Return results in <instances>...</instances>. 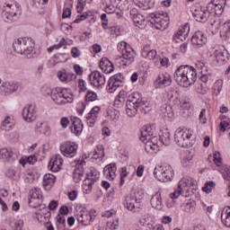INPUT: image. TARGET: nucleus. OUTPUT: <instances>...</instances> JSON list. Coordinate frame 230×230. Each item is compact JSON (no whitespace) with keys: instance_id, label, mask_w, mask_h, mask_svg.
<instances>
[{"instance_id":"6e6552de","label":"nucleus","mask_w":230,"mask_h":230,"mask_svg":"<svg viewBox=\"0 0 230 230\" xmlns=\"http://www.w3.org/2000/svg\"><path fill=\"white\" fill-rule=\"evenodd\" d=\"M59 150L68 159H73L78 154V144L73 141H65L60 144Z\"/></svg>"},{"instance_id":"20e7f679","label":"nucleus","mask_w":230,"mask_h":230,"mask_svg":"<svg viewBox=\"0 0 230 230\" xmlns=\"http://www.w3.org/2000/svg\"><path fill=\"white\" fill-rule=\"evenodd\" d=\"M193 137V129L179 128L174 133V141L177 143L178 146L181 148H188L193 146V141L191 137Z\"/></svg>"},{"instance_id":"1a4fd4ad","label":"nucleus","mask_w":230,"mask_h":230,"mask_svg":"<svg viewBox=\"0 0 230 230\" xmlns=\"http://www.w3.org/2000/svg\"><path fill=\"white\" fill-rule=\"evenodd\" d=\"M135 60L136 57L134 56L133 49L124 50V53L117 58V64L122 69H127V67H129V66H132V64H134Z\"/></svg>"},{"instance_id":"c85d7f7f","label":"nucleus","mask_w":230,"mask_h":230,"mask_svg":"<svg viewBox=\"0 0 230 230\" xmlns=\"http://www.w3.org/2000/svg\"><path fill=\"white\" fill-rule=\"evenodd\" d=\"M35 49V41L31 38H25V46L23 48V52L22 55L31 58V55H33V51Z\"/></svg>"},{"instance_id":"f704fd0d","label":"nucleus","mask_w":230,"mask_h":230,"mask_svg":"<svg viewBox=\"0 0 230 230\" xmlns=\"http://www.w3.org/2000/svg\"><path fill=\"white\" fill-rule=\"evenodd\" d=\"M0 160L4 163H10V161H13V152L8 148H1Z\"/></svg>"},{"instance_id":"7c9ffc66","label":"nucleus","mask_w":230,"mask_h":230,"mask_svg":"<svg viewBox=\"0 0 230 230\" xmlns=\"http://www.w3.org/2000/svg\"><path fill=\"white\" fill-rule=\"evenodd\" d=\"M99 66L102 73H105L106 75H109V73H112V71H114V65H112V62H111V60H109L107 58H102Z\"/></svg>"},{"instance_id":"cd10ccee","label":"nucleus","mask_w":230,"mask_h":230,"mask_svg":"<svg viewBox=\"0 0 230 230\" xmlns=\"http://www.w3.org/2000/svg\"><path fill=\"white\" fill-rule=\"evenodd\" d=\"M117 171L118 168L116 167V164L111 163L103 168V174L108 181H114V179H116Z\"/></svg>"},{"instance_id":"412c9836","label":"nucleus","mask_w":230,"mask_h":230,"mask_svg":"<svg viewBox=\"0 0 230 230\" xmlns=\"http://www.w3.org/2000/svg\"><path fill=\"white\" fill-rule=\"evenodd\" d=\"M62 164H64V158L60 155H56L50 159L48 168L54 172H60Z\"/></svg>"},{"instance_id":"393cba45","label":"nucleus","mask_w":230,"mask_h":230,"mask_svg":"<svg viewBox=\"0 0 230 230\" xmlns=\"http://www.w3.org/2000/svg\"><path fill=\"white\" fill-rule=\"evenodd\" d=\"M129 102L137 105L142 109H146V101L143 100V94L139 92H135L130 94Z\"/></svg>"},{"instance_id":"4468645a","label":"nucleus","mask_w":230,"mask_h":230,"mask_svg":"<svg viewBox=\"0 0 230 230\" xmlns=\"http://www.w3.org/2000/svg\"><path fill=\"white\" fill-rule=\"evenodd\" d=\"M172 85V75L164 72L157 75L155 81V86L156 89H164V87H170Z\"/></svg>"},{"instance_id":"e2e57ef3","label":"nucleus","mask_w":230,"mask_h":230,"mask_svg":"<svg viewBox=\"0 0 230 230\" xmlns=\"http://www.w3.org/2000/svg\"><path fill=\"white\" fill-rule=\"evenodd\" d=\"M85 160H79L75 164V169L74 172L84 173V166H85Z\"/></svg>"},{"instance_id":"7ed1b4c3","label":"nucleus","mask_w":230,"mask_h":230,"mask_svg":"<svg viewBox=\"0 0 230 230\" xmlns=\"http://www.w3.org/2000/svg\"><path fill=\"white\" fill-rule=\"evenodd\" d=\"M53 102L56 105L63 106L75 102V94L73 90L66 87L55 88L53 94Z\"/></svg>"},{"instance_id":"2eb2a0df","label":"nucleus","mask_w":230,"mask_h":230,"mask_svg":"<svg viewBox=\"0 0 230 230\" xmlns=\"http://www.w3.org/2000/svg\"><path fill=\"white\" fill-rule=\"evenodd\" d=\"M130 92L121 90L113 102L114 107L117 109L125 107V105L130 102Z\"/></svg>"},{"instance_id":"6e6d98bb","label":"nucleus","mask_w":230,"mask_h":230,"mask_svg":"<svg viewBox=\"0 0 230 230\" xmlns=\"http://www.w3.org/2000/svg\"><path fill=\"white\" fill-rule=\"evenodd\" d=\"M98 94L91 90H88L85 94V102H96Z\"/></svg>"},{"instance_id":"338daca9","label":"nucleus","mask_w":230,"mask_h":230,"mask_svg":"<svg viewBox=\"0 0 230 230\" xmlns=\"http://www.w3.org/2000/svg\"><path fill=\"white\" fill-rule=\"evenodd\" d=\"M196 67L197 69L200 70L199 73H208V66L204 64L202 61H197L196 62Z\"/></svg>"},{"instance_id":"774afa93","label":"nucleus","mask_w":230,"mask_h":230,"mask_svg":"<svg viewBox=\"0 0 230 230\" xmlns=\"http://www.w3.org/2000/svg\"><path fill=\"white\" fill-rule=\"evenodd\" d=\"M86 107H87V102H78V104H77L78 114H80L82 116V114H84Z\"/></svg>"},{"instance_id":"37998d69","label":"nucleus","mask_w":230,"mask_h":230,"mask_svg":"<svg viewBox=\"0 0 230 230\" xmlns=\"http://www.w3.org/2000/svg\"><path fill=\"white\" fill-rule=\"evenodd\" d=\"M180 186L184 189L197 185V181L191 177L183 178L179 181Z\"/></svg>"},{"instance_id":"680f3d73","label":"nucleus","mask_w":230,"mask_h":230,"mask_svg":"<svg viewBox=\"0 0 230 230\" xmlns=\"http://www.w3.org/2000/svg\"><path fill=\"white\" fill-rule=\"evenodd\" d=\"M183 190L184 189L182 188V186H181V183H178V188L172 193L170 194L171 199H179Z\"/></svg>"},{"instance_id":"a878e982","label":"nucleus","mask_w":230,"mask_h":230,"mask_svg":"<svg viewBox=\"0 0 230 230\" xmlns=\"http://www.w3.org/2000/svg\"><path fill=\"white\" fill-rule=\"evenodd\" d=\"M58 78L63 84H69V82H73V80H76V74L73 72H66V69H61L58 72Z\"/></svg>"},{"instance_id":"e433bc0d","label":"nucleus","mask_w":230,"mask_h":230,"mask_svg":"<svg viewBox=\"0 0 230 230\" xmlns=\"http://www.w3.org/2000/svg\"><path fill=\"white\" fill-rule=\"evenodd\" d=\"M100 179V172L96 170L94 167L90 168L89 172L86 173L85 181H89L94 184Z\"/></svg>"},{"instance_id":"c9c22d12","label":"nucleus","mask_w":230,"mask_h":230,"mask_svg":"<svg viewBox=\"0 0 230 230\" xmlns=\"http://www.w3.org/2000/svg\"><path fill=\"white\" fill-rule=\"evenodd\" d=\"M26 44V38H19L13 42V48L16 53L22 55L24 51V46Z\"/></svg>"},{"instance_id":"8fccbe9b","label":"nucleus","mask_w":230,"mask_h":230,"mask_svg":"<svg viewBox=\"0 0 230 230\" xmlns=\"http://www.w3.org/2000/svg\"><path fill=\"white\" fill-rule=\"evenodd\" d=\"M160 141L163 143V145H165V146H168L170 143L172 142V137H170V132L165 131L160 136Z\"/></svg>"},{"instance_id":"473e14b6","label":"nucleus","mask_w":230,"mask_h":230,"mask_svg":"<svg viewBox=\"0 0 230 230\" xmlns=\"http://www.w3.org/2000/svg\"><path fill=\"white\" fill-rule=\"evenodd\" d=\"M126 107V114L128 118H134L137 114L138 109H141L137 104H134L133 102H128L124 104Z\"/></svg>"},{"instance_id":"f03ea898","label":"nucleus","mask_w":230,"mask_h":230,"mask_svg":"<svg viewBox=\"0 0 230 230\" xmlns=\"http://www.w3.org/2000/svg\"><path fill=\"white\" fill-rule=\"evenodd\" d=\"M222 13H224V5L220 4V0H211L207 4V11L195 10L192 15L198 22H208L210 17L222 15Z\"/></svg>"},{"instance_id":"79ce46f5","label":"nucleus","mask_w":230,"mask_h":230,"mask_svg":"<svg viewBox=\"0 0 230 230\" xmlns=\"http://www.w3.org/2000/svg\"><path fill=\"white\" fill-rule=\"evenodd\" d=\"M51 128L48 125V123L44 122H38L36 125V132L38 134H44L45 136H48L49 134Z\"/></svg>"},{"instance_id":"0e129e2a","label":"nucleus","mask_w":230,"mask_h":230,"mask_svg":"<svg viewBox=\"0 0 230 230\" xmlns=\"http://www.w3.org/2000/svg\"><path fill=\"white\" fill-rule=\"evenodd\" d=\"M214 56L216 57L217 62H226V56H224V51L215 50Z\"/></svg>"},{"instance_id":"b1692460","label":"nucleus","mask_w":230,"mask_h":230,"mask_svg":"<svg viewBox=\"0 0 230 230\" xmlns=\"http://www.w3.org/2000/svg\"><path fill=\"white\" fill-rule=\"evenodd\" d=\"M130 17L132 21L135 22V26H137V28L145 26V21L146 18L145 17V15L139 13V12H137V9L133 8L130 10Z\"/></svg>"},{"instance_id":"f257e3e1","label":"nucleus","mask_w":230,"mask_h":230,"mask_svg":"<svg viewBox=\"0 0 230 230\" xmlns=\"http://www.w3.org/2000/svg\"><path fill=\"white\" fill-rule=\"evenodd\" d=\"M174 80L181 87H190L197 82V70L191 66L181 65L174 72Z\"/></svg>"},{"instance_id":"69168bd1","label":"nucleus","mask_w":230,"mask_h":230,"mask_svg":"<svg viewBox=\"0 0 230 230\" xmlns=\"http://www.w3.org/2000/svg\"><path fill=\"white\" fill-rule=\"evenodd\" d=\"M128 175V172H127V167L120 168V186L125 184V178Z\"/></svg>"},{"instance_id":"72a5a7b5","label":"nucleus","mask_w":230,"mask_h":230,"mask_svg":"<svg viewBox=\"0 0 230 230\" xmlns=\"http://www.w3.org/2000/svg\"><path fill=\"white\" fill-rule=\"evenodd\" d=\"M15 128V121L12 117L7 116L4 119L1 125V129L4 130L5 132H10V130H13Z\"/></svg>"},{"instance_id":"a19ab883","label":"nucleus","mask_w":230,"mask_h":230,"mask_svg":"<svg viewBox=\"0 0 230 230\" xmlns=\"http://www.w3.org/2000/svg\"><path fill=\"white\" fill-rule=\"evenodd\" d=\"M55 181H57V177L51 173H47L43 176V186L45 190H49L53 184H55Z\"/></svg>"},{"instance_id":"5fc2aeb1","label":"nucleus","mask_w":230,"mask_h":230,"mask_svg":"<svg viewBox=\"0 0 230 230\" xmlns=\"http://www.w3.org/2000/svg\"><path fill=\"white\" fill-rule=\"evenodd\" d=\"M224 87V81L221 79L217 80L216 83L214 84L213 90L215 91L216 94H220L222 93V88Z\"/></svg>"},{"instance_id":"9b49d317","label":"nucleus","mask_w":230,"mask_h":230,"mask_svg":"<svg viewBox=\"0 0 230 230\" xmlns=\"http://www.w3.org/2000/svg\"><path fill=\"white\" fill-rule=\"evenodd\" d=\"M19 91V83L15 81H6L0 85V94L2 96H10Z\"/></svg>"},{"instance_id":"bb28decb","label":"nucleus","mask_w":230,"mask_h":230,"mask_svg":"<svg viewBox=\"0 0 230 230\" xmlns=\"http://www.w3.org/2000/svg\"><path fill=\"white\" fill-rule=\"evenodd\" d=\"M70 130L72 134H75V136H80L84 130V123L82 122V119H80L78 117H74L72 119V126L70 127Z\"/></svg>"},{"instance_id":"49530a36","label":"nucleus","mask_w":230,"mask_h":230,"mask_svg":"<svg viewBox=\"0 0 230 230\" xmlns=\"http://www.w3.org/2000/svg\"><path fill=\"white\" fill-rule=\"evenodd\" d=\"M31 200L40 202V200H42V190H40V188H34L31 191Z\"/></svg>"},{"instance_id":"09e8293b","label":"nucleus","mask_w":230,"mask_h":230,"mask_svg":"<svg viewBox=\"0 0 230 230\" xmlns=\"http://www.w3.org/2000/svg\"><path fill=\"white\" fill-rule=\"evenodd\" d=\"M41 93L44 96H50V98L53 102V94H55V88H51L49 85H44L41 88Z\"/></svg>"},{"instance_id":"de8ad7c7","label":"nucleus","mask_w":230,"mask_h":230,"mask_svg":"<svg viewBox=\"0 0 230 230\" xmlns=\"http://www.w3.org/2000/svg\"><path fill=\"white\" fill-rule=\"evenodd\" d=\"M117 49L118 51H119L121 53V55L125 52V51H130L132 50V48H130V45L128 44L126 41H120L118 43L117 45Z\"/></svg>"},{"instance_id":"f3484780","label":"nucleus","mask_w":230,"mask_h":230,"mask_svg":"<svg viewBox=\"0 0 230 230\" xmlns=\"http://www.w3.org/2000/svg\"><path fill=\"white\" fill-rule=\"evenodd\" d=\"M168 100L170 103H172L173 105H179L181 109H183V111H190L191 109V104L188 102L179 100V97H177V93L171 91L167 93Z\"/></svg>"},{"instance_id":"ddd939ff","label":"nucleus","mask_w":230,"mask_h":230,"mask_svg":"<svg viewBox=\"0 0 230 230\" xmlns=\"http://www.w3.org/2000/svg\"><path fill=\"white\" fill-rule=\"evenodd\" d=\"M121 85H123V75H121V74L114 75L108 81L107 91L112 94V93H116L118 87H121Z\"/></svg>"},{"instance_id":"c756f323","label":"nucleus","mask_w":230,"mask_h":230,"mask_svg":"<svg viewBox=\"0 0 230 230\" xmlns=\"http://www.w3.org/2000/svg\"><path fill=\"white\" fill-rule=\"evenodd\" d=\"M145 144V150L148 153L151 154L152 151L151 150H158L159 146L157 145L158 141H157V135H154L153 137H151V138H147V140H146L145 142H143Z\"/></svg>"},{"instance_id":"0eeeda50","label":"nucleus","mask_w":230,"mask_h":230,"mask_svg":"<svg viewBox=\"0 0 230 230\" xmlns=\"http://www.w3.org/2000/svg\"><path fill=\"white\" fill-rule=\"evenodd\" d=\"M154 177L160 182H170L173 179V168L168 164L155 167Z\"/></svg>"},{"instance_id":"9d476101","label":"nucleus","mask_w":230,"mask_h":230,"mask_svg":"<svg viewBox=\"0 0 230 230\" xmlns=\"http://www.w3.org/2000/svg\"><path fill=\"white\" fill-rule=\"evenodd\" d=\"M124 206L132 213H139V209H141V199L129 194L125 197Z\"/></svg>"},{"instance_id":"603ef678","label":"nucleus","mask_w":230,"mask_h":230,"mask_svg":"<svg viewBox=\"0 0 230 230\" xmlns=\"http://www.w3.org/2000/svg\"><path fill=\"white\" fill-rule=\"evenodd\" d=\"M192 159H193V155L191 154V152L187 151L185 152V155L181 159V164H183V166H188V164L191 163Z\"/></svg>"},{"instance_id":"3c124183","label":"nucleus","mask_w":230,"mask_h":230,"mask_svg":"<svg viewBox=\"0 0 230 230\" xmlns=\"http://www.w3.org/2000/svg\"><path fill=\"white\" fill-rule=\"evenodd\" d=\"M93 184L91 181H87V180H84L83 181V191L84 193H85L86 195H89V193H91V191H93Z\"/></svg>"},{"instance_id":"2f4dec72","label":"nucleus","mask_w":230,"mask_h":230,"mask_svg":"<svg viewBox=\"0 0 230 230\" xmlns=\"http://www.w3.org/2000/svg\"><path fill=\"white\" fill-rule=\"evenodd\" d=\"M150 202L152 208L161 211V209H163V197L161 196V191H157L155 195H153Z\"/></svg>"},{"instance_id":"f8f14e48","label":"nucleus","mask_w":230,"mask_h":230,"mask_svg":"<svg viewBox=\"0 0 230 230\" xmlns=\"http://www.w3.org/2000/svg\"><path fill=\"white\" fill-rule=\"evenodd\" d=\"M22 116L26 123H33L37 119V111L35 105L27 104L23 107Z\"/></svg>"},{"instance_id":"ea45409f","label":"nucleus","mask_w":230,"mask_h":230,"mask_svg":"<svg viewBox=\"0 0 230 230\" xmlns=\"http://www.w3.org/2000/svg\"><path fill=\"white\" fill-rule=\"evenodd\" d=\"M220 37L223 40H229L230 39V21L226 22L220 30Z\"/></svg>"},{"instance_id":"a211bd4d","label":"nucleus","mask_w":230,"mask_h":230,"mask_svg":"<svg viewBox=\"0 0 230 230\" xmlns=\"http://www.w3.org/2000/svg\"><path fill=\"white\" fill-rule=\"evenodd\" d=\"M140 141L142 143H145L146 141H148V139H152V137L155 136V124H149L146 126H144L140 129Z\"/></svg>"},{"instance_id":"864d4df0","label":"nucleus","mask_w":230,"mask_h":230,"mask_svg":"<svg viewBox=\"0 0 230 230\" xmlns=\"http://www.w3.org/2000/svg\"><path fill=\"white\" fill-rule=\"evenodd\" d=\"M213 159L216 166H218L219 168H222V155H220V152L215 151L213 153Z\"/></svg>"},{"instance_id":"aec40b11","label":"nucleus","mask_w":230,"mask_h":230,"mask_svg":"<svg viewBox=\"0 0 230 230\" xmlns=\"http://www.w3.org/2000/svg\"><path fill=\"white\" fill-rule=\"evenodd\" d=\"M189 33H190V24L186 23L176 33L173 34L172 36L173 42H176V43L184 42Z\"/></svg>"},{"instance_id":"dca6fc26","label":"nucleus","mask_w":230,"mask_h":230,"mask_svg":"<svg viewBox=\"0 0 230 230\" xmlns=\"http://www.w3.org/2000/svg\"><path fill=\"white\" fill-rule=\"evenodd\" d=\"M89 80L91 85H93L94 87H103L107 82L105 75L98 71L92 72L89 75Z\"/></svg>"},{"instance_id":"4c0bfd02","label":"nucleus","mask_w":230,"mask_h":230,"mask_svg":"<svg viewBox=\"0 0 230 230\" xmlns=\"http://www.w3.org/2000/svg\"><path fill=\"white\" fill-rule=\"evenodd\" d=\"M142 57L147 60H157V50H150L148 47H145L142 50Z\"/></svg>"},{"instance_id":"5701e85b","label":"nucleus","mask_w":230,"mask_h":230,"mask_svg":"<svg viewBox=\"0 0 230 230\" xmlns=\"http://www.w3.org/2000/svg\"><path fill=\"white\" fill-rule=\"evenodd\" d=\"M100 111H102V108H100V106H95L86 114L85 121L88 127H94V125H96V119H98Z\"/></svg>"},{"instance_id":"423d86ee","label":"nucleus","mask_w":230,"mask_h":230,"mask_svg":"<svg viewBox=\"0 0 230 230\" xmlns=\"http://www.w3.org/2000/svg\"><path fill=\"white\" fill-rule=\"evenodd\" d=\"M146 20L154 28L162 31L170 26V17L167 13H153L147 15Z\"/></svg>"},{"instance_id":"4d7b16f0","label":"nucleus","mask_w":230,"mask_h":230,"mask_svg":"<svg viewBox=\"0 0 230 230\" xmlns=\"http://www.w3.org/2000/svg\"><path fill=\"white\" fill-rule=\"evenodd\" d=\"M183 210L186 213H195V202L190 201L183 204Z\"/></svg>"},{"instance_id":"58836bf2","label":"nucleus","mask_w":230,"mask_h":230,"mask_svg":"<svg viewBox=\"0 0 230 230\" xmlns=\"http://www.w3.org/2000/svg\"><path fill=\"white\" fill-rule=\"evenodd\" d=\"M221 221L226 227H230V207L226 206L222 209Z\"/></svg>"},{"instance_id":"052dcab7","label":"nucleus","mask_w":230,"mask_h":230,"mask_svg":"<svg viewBox=\"0 0 230 230\" xmlns=\"http://www.w3.org/2000/svg\"><path fill=\"white\" fill-rule=\"evenodd\" d=\"M215 186H217V183L215 181H208L203 187V191H205V193H211Z\"/></svg>"},{"instance_id":"a18cd8bd","label":"nucleus","mask_w":230,"mask_h":230,"mask_svg":"<svg viewBox=\"0 0 230 230\" xmlns=\"http://www.w3.org/2000/svg\"><path fill=\"white\" fill-rule=\"evenodd\" d=\"M220 173L223 175V179L230 182V167L224 164L219 169Z\"/></svg>"},{"instance_id":"6ab92c4d","label":"nucleus","mask_w":230,"mask_h":230,"mask_svg":"<svg viewBox=\"0 0 230 230\" xmlns=\"http://www.w3.org/2000/svg\"><path fill=\"white\" fill-rule=\"evenodd\" d=\"M206 42H208V38L200 31H196L191 37V44L196 49L202 48Z\"/></svg>"},{"instance_id":"4be33fe9","label":"nucleus","mask_w":230,"mask_h":230,"mask_svg":"<svg viewBox=\"0 0 230 230\" xmlns=\"http://www.w3.org/2000/svg\"><path fill=\"white\" fill-rule=\"evenodd\" d=\"M75 217L79 224H82L85 227L93 224L92 217L89 216V211L81 209L79 212L75 214Z\"/></svg>"},{"instance_id":"bf43d9fd","label":"nucleus","mask_w":230,"mask_h":230,"mask_svg":"<svg viewBox=\"0 0 230 230\" xmlns=\"http://www.w3.org/2000/svg\"><path fill=\"white\" fill-rule=\"evenodd\" d=\"M55 30H57V27H55V24L51 22H48L45 25V33L46 35H51Z\"/></svg>"},{"instance_id":"c03bdc74","label":"nucleus","mask_w":230,"mask_h":230,"mask_svg":"<svg viewBox=\"0 0 230 230\" xmlns=\"http://www.w3.org/2000/svg\"><path fill=\"white\" fill-rule=\"evenodd\" d=\"M99 151H94L92 156V159H95V161H102L103 156L105 155V151L103 150V146H98Z\"/></svg>"},{"instance_id":"39448f33","label":"nucleus","mask_w":230,"mask_h":230,"mask_svg":"<svg viewBox=\"0 0 230 230\" xmlns=\"http://www.w3.org/2000/svg\"><path fill=\"white\" fill-rule=\"evenodd\" d=\"M21 13V5L14 1L6 3L2 9V18L4 22L17 21V15Z\"/></svg>"},{"instance_id":"13d9d810","label":"nucleus","mask_w":230,"mask_h":230,"mask_svg":"<svg viewBox=\"0 0 230 230\" xmlns=\"http://www.w3.org/2000/svg\"><path fill=\"white\" fill-rule=\"evenodd\" d=\"M108 118L111 119V121H118V119H119V111L116 110L108 111Z\"/></svg>"}]
</instances>
